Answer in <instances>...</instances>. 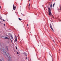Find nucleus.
Segmentation results:
<instances>
[{"label":"nucleus","instance_id":"412c9836","mask_svg":"<svg viewBox=\"0 0 61 61\" xmlns=\"http://www.w3.org/2000/svg\"><path fill=\"white\" fill-rule=\"evenodd\" d=\"M17 38V37H16V36H15V39Z\"/></svg>","mask_w":61,"mask_h":61},{"label":"nucleus","instance_id":"72a5a7b5","mask_svg":"<svg viewBox=\"0 0 61 61\" xmlns=\"http://www.w3.org/2000/svg\"><path fill=\"white\" fill-rule=\"evenodd\" d=\"M29 0V1H30V0Z\"/></svg>","mask_w":61,"mask_h":61},{"label":"nucleus","instance_id":"ddd939ff","mask_svg":"<svg viewBox=\"0 0 61 61\" xmlns=\"http://www.w3.org/2000/svg\"><path fill=\"white\" fill-rule=\"evenodd\" d=\"M17 38L15 39V42H16V41H17Z\"/></svg>","mask_w":61,"mask_h":61},{"label":"nucleus","instance_id":"2eb2a0df","mask_svg":"<svg viewBox=\"0 0 61 61\" xmlns=\"http://www.w3.org/2000/svg\"><path fill=\"white\" fill-rule=\"evenodd\" d=\"M0 19H1V20H2V18L1 17H0Z\"/></svg>","mask_w":61,"mask_h":61},{"label":"nucleus","instance_id":"4468645a","mask_svg":"<svg viewBox=\"0 0 61 61\" xmlns=\"http://www.w3.org/2000/svg\"><path fill=\"white\" fill-rule=\"evenodd\" d=\"M55 5V4L54 3L53 4V7H54V5Z\"/></svg>","mask_w":61,"mask_h":61},{"label":"nucleus","instance_id":"b1692460","mask_svg":"<svg viewBox=\"0 0 61 61\" xmlns=\"http://www.w3.org/2000/svg\"><path fill=\"white\" fill-rule=\"evenodd\" d=\"M17 54H18V52H17Z\"/></svg>","mask_w":61,"mask_h":61},{"label":"nucleus","instance_id":"f03ea898","mask_svg":"<svg viewBox=\"0 0 61 61\" xmlns=\"http://www.w3.org/2000/svg\"><path fill=\"white\" fill-rule=\"evenodd\" d=\"M13 10H15V8H16V7L15 6L14 7V5H13Z\"/></svg>","mask_w":61,"mask_h":61},{"label":"nucleus","instance_id":"9d476101","mask_svg":"<svg viewBox=\"0 0 61 61\" xmlns=\"http://www.w3.org/2000/svg\"><path fill=\"white\" fill-rule=\"evenodd\" d=\"M52 4H51V5H50V7H51V8H52Z\"/></svg>","mask_w":61,"mask_h":61},{"label":"nucleus","instance_id":"c85d7f7f","mask_svg":"<svg viewBox=\"0 0 61 61\" xmlns=\"http://www.w3.org/2000/svg\"><path fill=\"white\" fill-rule=\"evenodd\" d=\"M4 26H5V24H4Z\"/></svg>","mask_w":61,"mask_h":61},{"label":"nucleus","instance_id":"393cba45","mask_svg":"<svg viewBox=\"0 0 61 61\" xmlns=\"http://www.w3.org/2000/svg\"><path fill=\"white\" fill-rule=\"evenodd\" d=\"M0 61H3L0 59Z\"/></svg>","mask_w":61,"mask_h":61},{"label":"nucleus","instance_id":"4be33fe9","mask_svg":"<svg viewBox=\"0 0 61 61\" xmlns=\"http://www.w3.org/2000/svg\"><path fill=\"white\" fill-rule=\"evenodd\" d=\"M16 49H17V47H16Z\"/></svg>","mask_w":61,"mask_h":61},{"label":"nucleus","instance_id":"9b49d317","mask_svg":"<svg viewBox=\"0 0 61 61\" xmlns=\"http://www.w3.org/2000/svg\"><path fill=\"white\" fill-rule=\"evenodd\" d=\"M24 54H25V55L26 56H27V55H26V53L25 52L24 53Z\"/></svg>","mask_w":61,"mask_h":61},{"label":"nucleus","instance_id":"473e14b6","mask_svg":"<svg viewBox=\"0 0 61 61\" xmlns=\"http://www.w3.org/2000/svg\"><path fill=\"white\" fill-rule=\"evenodd\" d=\"M23 15V16H24V15Z\"/></svg>","mask_w":61,"mask_h":61},{"label":"nucleus","instance_id":"cd10ccee","mask_svg":"<svg viewBox=\"0 0 61 61\" xmlns=\"http://www.w3.org/2000/svg\"><path fill=\"white\" fill-rule=\"evenodd\" d=\"M26 59H27V57H26Z\"/></svg>","mask_w":61,"mask_h":61},{"label":"nucleus","instance_id":"39448f33","mask_svg":"<svg viewBox=\"0 0 61 61\" xmlns=\"http://www.w3.org/2000/svg\"><path fill=\"white\" fill-rule=\"evenodd\" d=\"M51 11H49V15H51Z\"/></svg>","mask_w":61,"mask_h":61},{"label":"nucleus","instance_id":"c756f323","mask_svg":"<svg viewBox=\"0 0 61 61\" xmlns=\"http://www.w3.org/2000/svg\"><path fill=\"white\" fill-rule=\"evenodd\" d=\"M30 4H29V6H30Z\"/></svg>","mask_w":61,"mask_h":61},{"label":"nucleus","instance_id":"7c9ffc66","mask_svg":"<svg viewBox=\"0 0 61 61\" xmlns=\"http://www.w3.org/2000/svg\"><path fill=\"white\" fill-rule=\"evenodd\" d=\"M1 8V6L0 7V8Z\"/></svg>","mask_w":61,"mask_h":61},{"label":"nucleus","instance_id":"f3484780","mask_svg":"<svg viewBox=\"0 0 61 61\" xmlns=\"http://www.w3.org/2000/svg\"><path fill=\"white\" fill-rule=\"evenodd\" d=\"M50 37L51 38V39H52V37H51V36H50Z\"/></svg>","mask_w":61,"mask_h":61},{"label":"nucleus","instance_id":"0eeeda50","mask_svg":"<svg viewBox=\"0 0 61 61\" xmlns=\"http://www.w3.org/2000/svg\"><path fill=\"white\" fill-rule=\"evenodd\" d=\"M50 27L51 28H52V25H51V24L50 23Z\"/></svg>","mask_w":61,"mask_h":61},{"label":"nucleus","instance_id":"6ab92c4d","mask_svg":"<svg viewBox=\"0 0 61 61\" xmlns=\"http://www.w3.org/2000/svg\"><path fill=\"white\" fill-rule=\"evenodd\" d=\"M52 41H53L54 42H55V41H54V40H53Z\"/></svg>","mask_w":61,"mask_h":61},{"label":"nucleus","instance_id":"f704fd0d","mask_svg":"<svg viewBox=\"0 0 61 61\" xmlns=\"http://www.w3.org/2000/svg\"><path fill=\"white\" fill-rule=\"evenodd\" d=\"M22 13H21V14L22 15Z\"/></svg>","mask_w":61,"mask_h":61},{"label":"nucleus","instance_id":"423d86ee","mask_svg":"<svg viewBox=\"0 0 61 61\" xmlns=\"http://www.w3.org/2000/svg\"><path fill=\"white\" fill-rule=\"evenodd\" d=\"M51 16L52 18H54V16H53V15H52V14H51V15H50Z\"/></svg>","mask_w":61,"mask_h":61},{"label":"nucleus","instance_id":"f257e3e1","mask_svg":"<svg viewBox=\"0 0 61 61\" xmlns=\"http://www.w3.org/2000/svg\"><path fill=\"white\" fill-rule=\"evenodd\" d=\"M3 52L4 53H3V55L4 56H5V55L7 57H9V58H11V56H10V54H9V53H7V55L6 54V51H3Z\"/></svg>","mask_w":61,"mask_h":61},{"label":"nucleus","instance_id":"7ed1b4c3","mask_svg":"<svg viewBox=\"0 0 61 61\" xmlns=\"http://www.w3.org/2000/svg\"><path fill=\"white\" fill-rule=\"evenodd\" d=\"M48 11L49 12H51V9L50 8H48Z\"/></svg>","mask_w":61,"mask_h":61},{"label":"nucleus","instance_id":"6e6552de","mask_svg":"<svg viewBox=\"0 0 61 61\" xmlns=\"http://www.w3.org/2000/svg\"><path fill=\"white\" fill-rule=\"evenodd\" d=\"M5 39H9V38H8L7 37H6L5 38Z\"/></svg>","mask_w":61,"mask_h":61},{"label":"nucleus","instance_id":"dca6fc26","mask_svg":"<svg viewBox=\"0 0 61 61\" xmlns=\"http://www.w3.org/2000/svg\"><path fill=\"white\" fill-rule=\"evenodd\" d=\"M51 28L52 29V31H54V30H53V29L52 28Z\"/></svg>","mask_w":61,"mask_h":61},{"label":"nucleus","instance_id":"c9c22d12","mask_svg":"<svg viewBox=\"0 0 61 61\" xmlns=\"http://www.w3.org/2000/svg\"><path fill=\"white\" fill-rule=\"evenodd\" d=\"M52 61H53V60Z\"/></svg>","mask_w":61,"mask_h":61},{"label":"nucleus","instance_id":"a211bd4d","mask_svg":"<svg viewBox=\"0 0 61 61\" xmlns=\"http://www.w3.org/2000/svg\"><path fill=\"white\" fill-rule=\"evenodd\" d=\"M10 40H11V42H12V41L11 40V39L10 38Z\"/></svg>","mask_w":61,"mask_h":61},{"label":"nucleus","instance_id":"f8f14e48","mask_svg":"<svg viewBox=\"0 0 61 61\" xmlns=\"http://www.w3.org/2000/svg\"><path fill=\"white\" fill-rule=\"evenodd\" d=\"M19 20H20V21L21 20H22V19L20 18H19Z\"/></svg>","mask_w":61,"mask_h":61},{"label":"nucleus","instance_id":"a878e982","mask_svg":"<svg viewBox=\"0 0 61 61\" xmlns=\"http://www.w3.org/2000/svg\"><path fill=\"white\" fill-rule=\"evenodd\" d=\"M27 25V26H28V24Z\"/></svg>","mask_w":61,"mask_h":61},{"label":"nucleus","instance_id":"20e7f679","mask_svg":"<svg viewBox=\"0 0 61 61\" xmlns=\"http://www.w3.org/2000/svg\"><path fill=\"white\" fill-rule=\"evenodd\" d=\"M8 46H6V50H8Z\"/></svg>","mask_w":61,"mask_h":61},{"label":"nucleus","instance_id":"2f4dec72","mask_svg":"<svg viewBox=\"0 0 61 61\" xmlns=\"http://www.w3.org/2000/svg\"><path fill=\"white\" fill-rule=\"evenodd\" d=\"M0 23L1 24H2V22H0Z\"/></svg>","mask_w":61,"mask_h":61},{"label":"nucleus","instance_id":"5701e85b","mask_svg":"<svg viewBox=\"0 0 61 61\" xmlns=\"http://www.w3.org/2000/svg\"><path fill=\"white\" fill-rule=\"evenodd\" d=\"M8 61H10V59Z\"/></svg>","mask_w":61,"mask_h":61},{"label":"nucleus","instance_id":"1a4fd4ad","mask_svg":"<svg viewBox=\"0 0 61 61\" xmlns=\"http://www.w3.org/2000/svg\"><path fill=\"white\" fill-rule=\"evenodd\" d=\"M11 38V39H13V36H12V35H11V36L10 37Z\"/></svg>","mask_w":61,"mask_h":61},{"label":"nucleus","instance_id":"bb28decb","mask_svg":"<svg viewBox=\"0 0 61 61\" xmlns=\"http://www.w3.org/2000/svg\"><path fill=\"white\" fill-rule=\"evenodd\" d=\"M60 9L61 10V7L60 8Z\"/></svg>","mask_w":61,"mask_h":61},{"label":"nucleus","instance_id":"aec40b11","mask_svg":"<svg viewBox=\"0 0 61 61\" xmlns=\"http://www.w3.org/2000/svg\"><path fill=\"white\" fill-rule=\"evenodd\" d=\"M3 21H5V20H4V19H3Z\"/></svg>","mask_w":61,"mask_h":61}]
</instances>
